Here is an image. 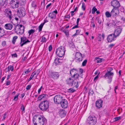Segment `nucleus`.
Wrapping results in <instances>:
<instances>
[{
	"label": "nucleus",
	"mask_w": 125,
	"mask_h": 125,
	"mask_svg": "<svg viewBox=\"0 0 125 125\" xmlns=\"http://www.w3.org/2000/svg\"><path fill=\"white\" fill-rule=\"evenodd\" d=\"M66 112L63 109L60 110L59 111V114L61 117H64L66 115Z\"/></svg>",
	"instance_id": "22"
},
{
	"label": "nucleus",
	"mask_w": 125,
	"mask_h": 125,
	"mask_svg": "<svg viewBox=\"0 0 125 125\" xmlns=\"http://www.w3.org/2000/svg\"><path fill=\"white\" fill-rule=\"evenodd\" d=\"M122 31L121 29L120 28H117L115 31L114 33H113L115 37H116L118 36L121 33Z\"/></svg>",
	"instance_id": "18"
},
{
	"label": "nucleus",
	"mask_w": 125,
	"mask_h": 125,
	"mask_svg": "<svg viewBox=\"0 0 125 125\" xmlns=\"http://www.w3.org/2000/svg\"><path fill=\"white\" fill-rule=\"evenodd\" d=\"M40 73V70L39 69V70H38L35 71H34L32 73V74H33V75H34V76L36 74H37V76Z\"/></svg>",
	"instance_id": "31"
},
{
	"label": "nucleus",
	"mask_w": 125,
	"mask_h": 125,
	"mask_svg": "<svg viewBox=\"0 0 125 125\" xmlns=\"http://www.w3.org/2000/svg\"><path fill=\"white\" fill-rule=\"evenodd\" d=\"M51 76L52 78L54 79H56L59 77V75L57 72H52L51 73Z\"/></svg>",
	"instance_id": "19"
},
{
	"label": "nucleus",
	"mask_w": 125,
	"mask_h": 125,
	"mask_svg": "<svg viewBox=\"0 0 125 125\" xmlns=\"http://www.w3.org/2000/svg\"><path fill=\"white\" fill-rule=\"evenodd\" d=\"M19 1L18 0H11L10 2V5L12 8L18 7L19 5Z\"/></svg>",
	"instance_id": "9"
},
{
	"label": "nucleus",
	"mask_w": 125,
	"mask_h": 125,
	"mask_svg": "<svg viewBox=\"0 0 125 125\" xmlns=\"http://www.w3.org/2000/svg\"><path fill=\"white\" fill-rule=\"evenodd\" d=\"M21 109L23 111H25V107L24 106V105L23 104H21Z\"/></svg>",
	"instance_id": "49"
},
{
	"label": "nucleus",
	"mask_w": 125,
	"mask_h": 125,
	"mask_svg": "<svg viewBox=\"0 0 125 125\" xmlns=\"http://www.w3.org/2000/svg\"><path fill=\"white\" fill-rule=\"evenodd\" d=\"M98 78V75H97L94 78V81L97 80Z\"/></svg>",
	"instance_id": "63"
},
{
	"label": "nucleus",
	"mask_w": 125,
	"mask_h": 125,
	"mask_svg": "<svg viewBox=\"0 0 125 125\" xmlns=\"http://www.w3.org/2000/svg\"><path fill=\"white\" fill-rule=\"evenodd\" d=\"M101 35L100 34H98V36L97 38V39L98 41H101Z\"/></svg>",
	"instance_id": "45"
},
{
	"label": "nucleus",
	"mask_w": 125,
	"mask_h": 125,
	"mask_svg": "<svg viewBox=\"0 0 125 125\" xmlns=\"http://www.w3.org/2000/svg\"><path fill=\"white\" fill-rule=\"evenodd\" d=\"M52 45H50L49 47V51H51L52 50Z\"/></svg>",
	"instance_id": "56"
},
{
	"label": "nucleus",
	"mask_w": 125,
	"mask_h": 125,
	"mask_svg": "<svg viewBox=\"0 0 125 125\" xmlns=\"http://www.w3.org/2000/svg\"><path fill=\"white\" fill-rule=\"evenodd\" d=\"M91 22V25H92L93 27H95V25L94 23V21H92Z\"/></svg>",
	"instance_id": "53"
},
{
	"label": "nucleus",
	"mask_w": 125,
	"mask_h": 125,
	"mask_svg": "<svg viewBox=\"0 0 125 125\" xmlns=\"http://www.w3.org/2000/svg\"><path fill=\"white\" fill-rule=\"evenodd\" d=\"M31 85L30 84L27 85L26 88V89L27 90H29L31 88Z\"/></svg>",
	"instance_id": "50"
},
{
	"label": "nucleus",
	"mask_w": 125,
	"mask_h": 125,
	"mask_svg": "<svg viewBox=\"0 0 125 125\" xmlns=\"http://www.w3.org/2000/svg\"><path fill=\"white\" fill-rule=\"evenodd\" d=\"M32 121L34 125H44L46 123L47 120L44 117L38 115L33 117Z\"/></svg>",
	"instance_id": "1"
},
{
	"label": "nucleus",
	"mask_w": 125,
	"mask_h": 125,
	"mask_svg": "<svg viewBox=\"0 0 125 125\" xmlns=\"http://www.w3.org/2000/svg\"><path fill=\"white\" fill-rule=\"evenodd\" d=\"M94 92L93 91V90H90L89 91V94H94Z\"/></svg>",
	"instance_id": "61"
},
{
	"label": "nucleus",
	"mask_w": 125,
	"mask_h": 125,
	"mask_svg": "<svg viewBox=\"0 0 125 125\" xmlns=\"http://www.w3.org/2000/svg\"><path fill=\"white\" fill-rule=\"evenodd\" d=\"M97 119L96 117L94 116H90L87 118V122L91 125H94L96 122Z\"/></svg>",
	"instance_id": "6"
},
{
	"label": "nucleus",
	"mask_w": 125,
	"mask_h": 125,
	"mask_svg": "<svg viewBox=\"0 0 125 125\" xmlns=\"http://www.w3.org/2000/svg\"><path fill=\"white\" fill-rule=\"evenodd\" d=\"M20 94V93H18L17 95L15 96L14 97L13 100L14 101H16L18 99V97L19 95Z\"/></svg>",
	"instance_id": "37"
},
{
	"label": "nucleus",
	"mask_w": 125,
	"mask_h": 125,
	"mask_svg": "<svg viewBox=\"0 0 125 125\" xmlns=\"http://www.w3.org/2000/svg\"><path fill=\"white\" fill-rule=\"evenodd\" d=\"M46 38L44 36H43L41 37V42H46Z\"/></svg>",
	"instance_id": "33"
},
{
	"label": "nucleus",
	"mask_w": 125,
	"mask_h": 125,
	"mask_svg": "<svg viewBox=\"0 0 125 125\" xmlns=\"http://www.w3.org/2000/svg\"><path fill=\"white\" fill-rule=\"evenodd\" d=\"M30 42V41L28 40L27 39L26 37H21V46L22 47L24 45Z\"/></svg>",
	"instance_id": "13"
},
{
	"label": "nucleus",
	"mask_w": 125,
	"mask_h": 125,
	"mask_svg": "<svg viewBox=\"0 0 125 125\" xmlns=\"http://www.w3.org/2000/svg\"><path fill=\"white\" fill-rule=\"evenodd\" d=\"M60 104L62 108H66L68 106V103L67 101L64 98L61 102Z\"/></svg>",
	"instance_id": "14"
},
{
	"label": "nucleus",
	"mask_w": 125,
	"mask_h": 125,
	"mask_svg": "<svg viewBox=\"0 0 125 125\" xmlns=\"http://www.w3.org/2000/svg\"><path fill=\"white\" fill-rule=\"evenodd\" d=\"M49 106V103L47 100L41 102L39 105L40 109L42 111H46Z\"/></svg>",
	"instance_id": "2"
},
{
	"label": "nucleus",
	"mask_w": 125,
	"mask_h": 125,
	"mask_svg": "<svg viewBox=\"0 0 125 125\" xmlns=\"http://www.w3.org/2000/svg\"><path fill=\"white\" fill-rule=\"evenodd\" d=\"M67 83L73 87H75L76 88L78 87L79 81L77 80H73L71 78H69L67 80Z\"/></svg>",
	"instance_id": "4"
},
{
	"label": "nucleus",
	"mask_w": 125,
	"mask_h": 125,
	"mask_svg": "<svg viewBox=\"0 0 125 125\" xmlns=\"http://www.w3.org/2000/svg\"><path fill=\"white\" fill-rule=\"evenodd\" d=\"M111 5L113 6L114 8L117 9L120 6L119 2L117 0H113L111 2Z\"/></svg>",
	"instance_id": "12"
},
{
	"label": "nucleus",
	"mask_w": 125,
	"mask_h": 125,
	"mask_svg": "<svg viewBox=\"0 0 125 125\" xmlns=\"http://www.w3.org/2000/svg\"><path fill=\"white\" fill-rule=\"evenodd\" d=\"M83 72V70L82 69L80 68L79 70V72L80 74H82Z\"/></svg>",
	"instance_id": "58"
},
{
	"label": "nucleus",
	"mask_w": 125,
	"mask_h": 125,
	"mask_svg": "<svg viewBox=\"0 0 125 125\" xmlns=\"http://www.w3.org/2000/svg\"><path fill=\"white\" fill-rule=\"evenodd\" d=\"M83 57L80 52H76L75 55V60L76 62H80L83 60Z\"/></svg>",
	"instance_id": "10"
},
{
	"label": "nucleus",
	"mask_w": 125,
	"mask_h": 125,
	"mask_svg": "<svg viewBox=\"0 0 125 125\" xmlns=\"http://www.w3.org/2000/svg\"><path fill=\"white\" fill-rule=\"evenodd\" d=\"M5 15L8 17L10 20H13L12 16H11V12L10 10L9 9H6L4 11Z\"/></svg>",
	"instance_id": "11"
},
{
	"label": "nucleus",
	"mask_w": 125,
	"mask_h": 125,
	"mask_svg": "<svg viewBox=\"0 0 125 125\" xmlns=\"http://www.w3.org/2000/svg\"><path fill=\"white\" fill-rule=\"evenodd\" d=\"M120 118L121 117H115L114 118V119H115V121H118L120 119Z\"/></svg>",
	"instance_id": "51"
},
{
	"label": "nucleus",
	"mask_w": 125,
	"mask_h": 125,
	"mask_svg": "<svg viewBox=\"0 0 125 125\" xmlns=\"http://www.w3.org/2000/svg\"><path fill=\"white\" fill-rule=\"evenodd\" d=\"M62 62V60L58 58H55L54 60V63L57 65H60L61 64Z\"/></svg>",
	"instance_id": "21"
},
{
	"label": "nucleus",
	"mask_w": 125,
	"mask_h": 125,
	"mask_svg": "<svg viewBox=\"0 0 125 125\" xmlns=\"http://www.w3.org/2000/svg\"><path fill=\"white\" fill-rule=\"evenodd\" d=\"M44 24V23H42L39 26V32L42 31V29Z\"/></svg>",
	"instance_id": "34"
},
{
	"label": "nucleus",
	"mask_w": 125,
	"mask_h": 125,
	"mask_svg": "<svg viewBox=\"0 0 125 125\" xmlns=\"http://www.w3.org/2000/svg\"><path fill=\"white\" fill-rule=\"evenodd\" d=\"M65 51L64 47L61 46L56 49V53L58 56L62 57L64 55Z\"/></svg>",
	"instance_id": "3"
},
{
	"label": "nucleus",
	"mask_w": 125,
	"mask_h": 125,
	"mask_svg": "<svg viewBox=\"0 0 125 125\" xmlns=\"http://www.w3.org/2000/svg\"><path fill=\"white\" fill-rule=\"evenodd\" d=\"M7 68H8V71H7V72H9L10 70L12 72L14 70V67L13 66L10 65L8 66Z\"/></svg>",
	"instance_id": "28"
},
{
	"label": "nucleus",
	"mask_w": 125,
	"mask_h": 125,
	"mask_svg": "<svg viewBox=\"0 0 125 125\" xmlns=\"http://www.w3.org/2000/svg\"><path fill=\"white\" fill-rule=\"evenodd\" d=\"M97 62H96L97 63H100L102 62V60H103V59H100V58H97Z\"/></svg>",
	"instance_id": "47"
},
{
	"label": "nucleus",
	"mask_w": 125,
	"mask_h": 125,
	"mask_svg": "<svg viewBox=\"0 0 125 125\" xmlns=\"http://www.w3.org/2000/svg\"><path fill=\"white\" fill-rule=\"evenodd\" d=\"M97 10V9L95 7H94L92 9V13L94 14L95 13V11H96Z\"/></svg>",
	"instance_id": "42"
},
{
	"label": "nucleus",
	"mask_w": 125,
	"mask_h": 125,
	"mask_svg": "<svg viewBox=\"0 0 125 125\" xmlns=\"http://www.w3.org/2000/svg\"><path fill=\"white\" fill-rule=\"evenodd\" d=\"M82 8L83 10H85L86 9V6H85V4L83 2L82 4Z\"/></svg>",
	"instance_id": "41"
},
{
	"label": "nucleus",
	"mask_w": 125,
	"mask_h": 125,
	"mask_svg": "<svg viewBox=\"0 0 125 125\" xmlns=\"http://www.w3.org/2000/svg\"><path fill=\"white\" fill-rule=\"evenodd\" d=\"M2 46H5L6 44V42L5 41H4L2 42Z\"/></svg>",
	"instance_id": "55"
},
{
	"label": "nucleus",
	"mask_w": 125,
	"mask_h": 125,
	"mask_svg": "<svg viewBox=\"0 0 125 125\" xmlns=\"http://www.w3.org/2000/svg\"><path fill=\"white\" fill-rule=\"evenodd\" d=\"M48 17L51 19H54L56 17V14L53 13L51 12L49 14Z\"/></svg>",
	"instance_id": "25"
},
{
	"label": "nucleus",
	"mask_w": 125,
	"mask_h": 125,
	"mask_svg": "<svg viewBox=\"0 0 125 125\" xmlns=\"http://www.w3.org/2000/svg\"><path fill=\"white\" fill-rule=\"evenodd\" d=\"M35 32V30H34L31 29L29 30L28 31V33L29 34V35Z\"/></svg>",
	"instance_id": "40"
},
{
	"label": "nucleus",
	"mask_w": 125,
	"mask_h": 125,
	"mask_svg": "<svg viewBox=\"0 0 125 125\" xmlns=\"http://www.w3.org/2000/svg\"><path fill=\"white\" fill-rule=\"evenodd\" d=\"M103 101L101 99L97 100L95 102V106L97 109H99L102 107Z\"/></svg>",
	"instance_id": "17"
},
{
	"label": "nucleus",
	"mask_w": 125,
	"mask_h": 125,
	"mask_svg": "<svg viewBox=\"0 0 125 125\" xmlns=\"http://www.w3.org/2000/svg\"><path fill=\"white\" fill-rule=\"evenodd\" d=\"M105 15L106 17L107 18L110 17L111 16V12L110 13L108 11H106L105 13Z\"/></svg>",
	"instance_id": "32"
},
{
	"label": "nucleus",
	"mask_w": 125,
	"mask_h": 125,
	"mask_svg": "<svg viewBox=\"0 0 125 125\" xmlns=\"http://www.w3.org/2000/svg\"><path fill=\"white\" fill-rule=\"evenodd\" d=\"M63 99L62 95H56L54 97L53 100L55 103L58 104L60 103Z\"/></svg>",
	"instance_id": "8"
},
{
	"label": "nucleus",
	"mask_w": 125,
	"mask_h": 125,
	"mask_svg": "<svg viewBox=\"0 0 125 125\" xmlns=\"http://www.w3.org/2000/svg\"><path fill=\"white\" fill-rule=\"evenodd\" d=\"M118 10L117 9L114 8L113 9L112 11H111V16L113 17L114 16H116L117 15V11Z\"/></svg>",
	"instance_id": "23"
},
{
	"label": "nucleus",
	"mask_w": 125,
	"mask_h": 125,
	"mask_svg": "<svg viewBox=\"0 0 125 125\" xmlns=\"http://www.w3.org/2000/svg\"><path fill=\"white\" fill-rule=\"evenodd\" d=\"M17 12L19 13L21 16L23 17L25 15L26 11L24 8L22 7L19 9L17 11Z\"/></svg>",
	"instance_id": "15"
},
{
	"label": "nucleus",
	"mask_w": 125,
	"mask_h": 125,
	"mask_svg": "<svg viewBox=\"0 0 125 125\" xmlns=\"http://www.w3.org/2000/svg\"><path fill=\"white\" fill-rule=\"evenodd\" d=\"M10 81H7L6 82V85H9L10 84Z\"/></svg>",
	"instance_id": "59"
},
{
	"label": "nucleus",
	"mask_w": 125,
	"mask_h": 125,
	"mask_svg": "<svg viewBox=\"0 0 125 125\" xmlns=\"http://www.w3.org/2000/svg\"><path fill=\"white\" fill-rule=\"evenodd\" d=\"M71 77L73 78H74L75 79L74 80H78V78L79 77V74L78 73H77V74H75L74 75Z\"/></svg>",
	"instance_id": "30"
},
{
	"label": "nucleus",
	"mask_w": 125,
	"mask_h": 125,
	"mask_svg": "<svg viewBox=\"0 0 125 125\" xmlns=\"http://www.w3.org/2000/svg\"><path fill=\"white\" fill-rule=\"evenodd\" d=\"M4 31L3 29L0 27V37H1L4 34Z\"/></svg>",
	"instance_id": "29"
},
{
	"label": "nucleus",
	"mask_w": 125,
	"mask_h": 125,
	"mask_svg": "<svg viewBox=\"0 0 125 125\" xmlns=\"http://www.w3.org/2000/svg\"><path fill=\"white\" fill-rule=\"evenodd\" d=\"M52 13H53L55 14H56L57 13V11L56 10H55L54 11H53Z\"/></svg>",
	"instance_id": "62"
},
{
	"label": "nucleus",
	"mask_w": 125,
	"mask_h": 125,
	"mask_svg": "<svg viewBox=\"0 0 125 125\" xmlns=\"http://www.w3.org/2000/svg\"><path fill=\"white\" fill-rule=\"evenodd\" d=\"M24 27L22 24L17 25L14 28L15 31L19 34H23L24 32Z\"/></svg>",
	"instance_id": "5"
},
{
	"label": "nucleus",
	"mask_w": 125,
	"mask_h": 125,
	"mask_svg": "<svg viewBox=\"0 0 125 125\" xmlns=\"http://www.w3.org/2000/svg\"><path fill=\"white\" fill-rule=\"evenodd\" d=\"M47 96V95L45 94H42L40 95L38 98V99L39 100H40L43 98H46Z\"/></svg>",
	"instance_id": "27"
},
{
	"label": "nucleus",
	"mask_w": 125,
	"mask_h": 125,
	"mask_svg": "<svg viewBox=\"0 0 125 125\" xmlns=\"http://www.w3.org/2000/svg\"><path fill=\"white\" fill-rule=\"evenodd\" d=\"M69 45L70 47L71 48H74L75 47L74 43L72 41H71L70 42V43L69 44Z\"/></svg>",
	"instance_id": "35"
},
{
	"label": "nucleus",
	"mask_w": 125,
	"mask_h": 125,
	"mask_svg": "<svg viewBox=\"0 0 125 125\" xmlns=\"http://www.w3.org/2000/svg\"><path fill=\"white\" fill-rule=\"evenodd\" d=\"M114 75V73L113 72L109 71L106 72L105 75L104 76V77L105 79H108V82L109 83H110L112 81L113 77Z\"/></svg>",
	"instance_id": "7"
},
{
	"label": "nucleus",
	"mask_w": 125,
	"mask_h": 125,
	"mask_svg": "<svg viewBox=\"0 0 125 125\" xmlns=\"http://www.w3.org/2000/svg\"><path fill=\"white\" fill-rule=\"evenodd\" d=\"M115 45V44H110L109 46V48H112Z\"/></svg>",
	"instance_id": "54"
},
{
	"label": "nucleus",
	"mask_w": 125,
	"mask_h": 125,
	"mask_svg": "<svg viewBox=\"0 0 125 125\" xmlns=\"http://www.w3.org/2000/svg\"><path fill=\"white\" fill-rule=\"evenodd\" d=\"M47 17L44 20V22L43 23H44V24L46 22H48V21L47 19Z\"/></svg>",
	"instance_id": "64"
},
{
	"label": "nucleus",
	"mask_w": 125,
	"mask_h": 125,
	"mask_svg": "<svg viewBox=\"0 0 125 125\" xmlns=\"http://www.w3.org/2000/svg\"><path fill=\"white\" fill-rule=\"evenodd\" d=\"M31 5L34 8L36 7V5L35 4V2H32V3L31 4Z\"/></svg>",
	"instance_id": "52"
},
{
	"label": "nucleus",
	"mask_w": 125,
	"mask_h": 125,
	"mask_svg": "<svg viewBox=\"0 0 125 125\" xmlns=\"http://www.w3.org/2000/svg\"><path fill=\"white\" fill-rule=\"evenodd\" d=\"M68 90V92L70 93H73L75 91V90H74L72 88H70Z\"/></svg>",
	"instance_id": "46"
},
{
	"label": "nucleus",
	"mask_w": 125,
	"mask_h": 125,
	"mask_svg": "<svg viewBox=\"0 0 125 125\" xmlns=\"http://www.w3.org/2000/svg\"><path fill=\"white\" fill-rule=\"evenodd\" d=\"M78 72V71L77 69L73 68L71 69L70 71V73L72 77L76 74H77Z\"/></svg>",
	"instance_id": "20"
},
{
	"label": "nucleus",
	"mask_w": 125,
	"mask_h": 125,
	"mask_svg": "<svg viewBox=\"0 0 125 125\" xmlns=\"http://www.w3.org/2000/svg\"><path fill=\"white\" fill-rule=\"evenodd\" d=\"M12 57H17V55L16 53H14L12 55Z\"/></svg>",
	"instance_id": "60"
},
{
	"label": "nucleus",
	"mask_w": 125,
	"mask_h": 125,
	"mask_svg": "<svg viewBox=\"0 0 125 125\" xmlns=\"http://www.w3.org/2000/svg\"><path fill=\"white\" fill-rule=\"evenodd\" d=\"M116 38V37H115L113 34H112L109 35L107 36V39L109 42H110L115 41V38Z\"/></svg>",
	"instance_id": "16"
},
{
	"label": "nucleus",
	"mask_w": 125,
	"mask_h": 125,
	"mask_svg": "<svg viewBox=\"0 0 125 125\" xmlns=\"http://www.w3.org/2000/svg\"><path fill=\"white\" fill-rule=\"evenodd\" d=\"M30 71L29 70V69L25 70H24V71L23 73V74L25 75L27 74L30 72Z\"/></svg>",
	"instance_id": "38"
},
{
	"label": "nucleus",
	"mask_w": 125,
	"mask_h": 125,
	"mask_svg": "<svg viewBox=\"0 0 125 125\" xmlns=\"http://www.w3.org/2000/svg\"><path fill=\"white\" fill-rule=\"evenodd\" d=\"M34 76V75H33V74H32V73L31 74V76L30 77L29 79L28 80V82H29V81L31 80L32 79V78H33Z\"/></svg>",
	"instance_id": "48"
},
{
	"label": "nucleus",
	"mask_w": 125,
	"mask_h": 125,
	"mask_svg": "<svg viewBox=\"0 0 125 125\" xmlns=\"http://www.w3.org/2000/svg\"><path fill=\"white\" fill-rule=\"evenodd\" d=\"M17 38L18 37L17 36H15L13 37V40L12 41V42L13 44H15V42H16V40Z\"/></svg>",
	"instance_id": "36"
},
{
	"label": "nucleus",
	"mask_w": 125,
	"mask_h": 125,
	"mask_svg": "<svg viewBox=\"0 0 125 125\" xmlns=\"http://www.w3.org/2000/svg\"><path fill=\"white\" fill-rule=\"evenodd\" d=\"M62 31L64 32L65 34L67 36H68L69 35V32L68 31H66L65 30H64Z\"/></svg>",
	"instance_id": "44"
},
{
	"label": "nucleus",
	"mask_w": 125,
	"mask_h": 125,
	"mask_svg": "<svg viewBox=\"0 0 125 125\" xmlns=\"http://www.w3.org/2000/svg\"><path fill=\"white\" fill-rule=\"evenodd\" d=\"M4 27L6 29L11 30L12 28L13 25L11 23H7L5 25Z\"/></svg>",
	"instance_id": "24"
},
{
	"label": "nucleus",
	"mask_w": 125,
	"mask_h": 125,
	"mask_svg": "<svg viewBox=\"0 0 125 125\" xmlns=\"http://www.w3.org/2000/svg\"><path fill=\"white\" fill-rule=\"evenodd\" d=\"M87 62V60L85 59L84 60L82 63V65L83 66H85L86 65V64Z\"/></svg>",
	"instance_id": "43"
},
{
	"label": "nucleus",
	"mask_w": 125,
	"mask_h": 125,
	"mask_svg": "<svg viewBox=\"0 0 125 125\" xmlns=\"http://www.w3.org/2000/svg\"><path fill=\"white\" fill-rule=\"evenodd\" d=\"M7 3V0H1V2L0 3V6L6 5Z\"/></svg>",
	"instance_id": "26"
},
{
	"label": "nucleus",
	"mask_w": 125,
	"mask_h": 125,
	"mask_svg": "<svg viewBox=\"0 0 125 125\" xmlns=\"http://www.w3.org/2000/svg\"><path fill=\"white\" fill-rule=\"evenodd\" d=\"M80 32L79 30H76V33L73 35L72 36L74 37L76 35H78L79 34V32Z\"/></svg>",
	"instance_id": "39"
},
{
	"label": "nucleus",
	"mask_w": 125,
	"mask_h": 125,
	"mask_svg": "<svg viewBox=\"0 0 125 125\" xmlns=\"http://www.w3.org/2000/svg\"><path fill=\"white\" fill-rule=\"evenodd\" d=\"M78 24H77L75 26H73L72 28V29H74L76 28H78Z\"/></svg>",
	"instance_id": "57"
}]
</instances>
